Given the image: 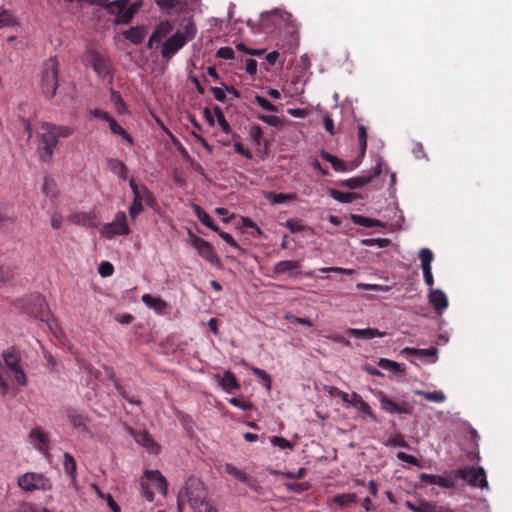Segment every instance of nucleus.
Wrapping results in <instances>:
<instances>
[{
    "mask_svg": "<svg viewBox=\"0 0 512 512\" xmlns=\"http://www.w3.org/2000/svg\"><path fill=\"white\" fill-rule=\"evenodd\" d=\"M89 114L92 118H97L105 122L111 117L107 112L100 109H92L89 111Z\"/></svg>",
    "mask_w": 512,
    "mask_h": 512,
    "instance_id": "c9c22d12",
    "label": "nucleus"
},
{
    "mask_svg": "<svg viewBox=\"0 0 512 512\" xmlns=\"http://www.w3.org/2000/svg\"><path fill=\"white\" fill-rule=\"evenodd\" d=\"M107 9L114 15L118 23H128L131 21L135 13L139 9V5L136 3H130L129 0H115L112 1Z\"/></svg>",
    "mask_w": 512,
    "mask_h": 512,
    "instance_id": "1a4fd4ad",
    "label": "nucleus"
},
{
    "mask_svg": "<svg viewBox=\"0 0 512 512\" xmlns=\"http://www.w3.org/2000/svg\"><path fill=\"white\" fill-rule=\"evenodd\" d=\"M244 366L249 367L253 374L256 375L259 379H261L263 385H265L267 389H270V377L264 370L250 367L247 363H244Z\"/></svg>",
    "mask_w": 512,
    "mask_h": 512,
    "instance_id": "c756f323",
    "label": "nucleus"
},
{
    "mask_svg": "<svg viewBox=\"0 0 512 512\" xmlns=\"http://www.w3.org/2000/svg\"><path fill=\"white\" fill-rule=\"evenodd\" d=\"M146 34V29L141 26L131 27L130 29L123 32L125 38L133 44L141 43L145 38Z\"/></svg>",
    "mask_w": 512,
    "mask_h": 512,
    "instance_id": "a211bd4d",
    "label": "nucleus"
},
{
    "mask_svg": "<svg viewBox=\"0 0 512 512\" xmlns=\"http://www.w3.org/2000/svg\"><path fill=\"white\" fill-rule=\"evenodd\" d=\"M141 488L145 499L152 502L154 499L152 489H156L163 495H166L168 491V483L160 471L146 470L144 472V477L141 479Z\"/></svg>",
    "mask_w": 512,
    "mask_h": 512,
    "instance_id": "7ed1b4c3",
    "label": "nucleus"
},
{
    "mask_svg": "<svg viewBox=\"0 0 512 512\" xmlns=\"http://www.w3.org/2000/svg\"><path fill=\"white\" fill-rule=\"evenodd\" d=\"M108 168L112 173L117 175L120 179L126 180L128 177V168L127 166L120 160L115 158H110L107 160Z\"/></svg>",
    "mask_w": 512,
    "mask_h": 512,
    "instance_id": "6ab92c4d",
    "label": "nucleus"
},
{
    "mask_svg": "<svg viewBox=\"0 0 512 512\" xmlns=\"http://www.w3.org/2000/svg\"><path fill=\"white\" fill-rule=\"evenodd\" d=\"M29 439L34 448H36L42 453L48 452V437L42 429H40L39 427L32 429L29 433Z\"/></svg>",
    "mask_w": 512,
    "mask_h": 512,
    "instance_id": "2eb2a0df",
    "label": "nucleus"
},
{
    "mask_svg": "<svg viewBox=\"0 0 512 512\" xmlns=\"http://www.w3.org/2000/svg\"><path fill=\"white\" fill-rule=\"evenodd\" d=\"M17 21L11 11L0 9V29L12 27L16 25Z\"/></svg>",
    "mask_w": 512,
    "mask_h": 512,
    "instance_id": "a878e982",
    "label": "nucleus"
},
{
    "mask_svg": "<svg viewBox=\"0 0 512 512\" xmlns=\"http://www.w3.org/2000/svg\"><path fill=\"white\" fill-rule=\"evenodd\" d=\"M283 19V13L279 9H274L270 12L261 13L260 26L264 32L273 30L278 26Z\"/></svg>",
    "mask_w": 512,
    "mask_h": 512,
    "instance_id": "4468645a",
    "label": "nucleus"
},
{
    "mask_svg": "<svg viewBox=\"0 0 512 512\" xmlns=\"http://www.w3.org/2000/svg\"><path fill=\"white\" fill-rule=\"evenodd\" d=\"M58 88V61L49 58L45 61L41 76V90L45 98L51 99L56 95Z\"/></svg>",
    "mask_w": 512,
    "mask_h": 512,
    "instance_id": "20e7f679",
    "label": "nucleus"
},
{
    "mask_svg": "<svg viewBox=\"0 0 512 512\" xmlns=\"http://www.w3.org/2000/svg\"><path fill=\"white\" fill-rule=\"evenodd\" d=\"M275 271L277 273H285L286 271H288V262L282 261V262L277 263L275 265Z\"/></svg>",
    "mask_w": 512,
    "mask_h": 512,
    "instance_id": "603ef678",
    "label": "nucleus"
},
{
    "mask_svg": "<svg viewBox=\"0 0 512 512\" xmlns=\"http://www.w3.org/2000/svg\"><path fill=\"white\" fill-rule=\"evenodd\" d=\"M228 401L234 407L240 408L242 410H248L251 407L250 403L238 398H230Z\"/></svg>",
    "mask_w": 512,
    "mask_h": 512,
    "instance_id": "4c0bfd02",
    "label": "nucleus"
},
{
    "mask_svg": "<svg viewBox=\"0 0 512 512\" xmlns=\"http://www.w3.org/2000/svg\"><path fill=\"white\" fill-rule=\"evenodd\" d=\"M270 442L273 446H279L282 449L288 447V440L283 437L273 436L270 438Z\"/></svg>",
    "mask_w": 512,
    "mask_h": 512,
    "instance_id": "79ce46f5",
    "label": "nucleus"
},
{
    "mask_svg": "<svg viewBox=\"0 0 512 512\" xmlns=\"http://www.w3.org/2000/svg\"><path fill=\"white\" fill-rule=\"evenodd\" d=\"M215 212L220 215V216H223L224 217V221H228V219L226 218L227 214H228V211L227 209L225 208H222V207H218L215 209Z\"/></svg>",
    "mask_w": 512,
    "mask_h": 512,
    "instance_id": "13d9d810",
    "label": "nucleus"
},
{
    "mask_svg": "<svg viewBox=\"0 0 512 512\" xmlns=\"http://www.w3.org/2000/svg\"><path fill=\"white\" fill-rule=\"evenodd\" d=\"M212 93H213L215 99L218 100L219 102H224L225 101L226 94L223 91V89H221L219 87H213L212 88Z\"/></svg>",
    "mask_w": 512,
    "mask_h": 512,
    "instance_id": "49530a36",
    "label": "nucleus"
},
{
    "mask_svg": "<svg viewBox=\"0 0 512 512\" xmlns=\"http://www.w3.org/2000/svg\"><path fill=\"white\" fill-rule=\"evenodd\" d=\"M142 302L158 315H163L167 310V303L159 297H154L150 294H144L141 297Z\"/></svg>",
    "mask_w": 512,
    "mask_h": 512,
    "instance_id": "dca6fc26",
    "label": "nucleus"
},
{
    "mask_svg": "<svg viewBox=\"0 0 512 512\" xmlns=\"http://www.w3.org/2000/svg\"><path fill=\"white\" fill-rule=\"evenodd\" d=\"M179 0H156L157 5L161 9H172L178 4Z\"/></svg>",
    "mask_w": 512,
    "mask_h": 512,
    "instance_id": "ea45409f",
    "label": "nucleus"
},
{
    "mask_svg": "<svg viewBox=\"0 0 512 512\" xmlns=\"http://www.w3.org/2000/svg\"><path fill=\"white\" fill-rule=\"evenodd\" d=\"M98 272L102 277H109L114 272L113 265L108 261H103L99 265Z\"/></svg>",
    "mask_w": 512,
    "mask_h": 512,
    "instance_id": "2f4dec72",
    "label": "nucleus"
},
{
    "mask_svg": "<svg viewBox=\"0 0 512 512\" xmlns=\"http://www.w3.org/2000/svg\"><path fill=\"white\" fill-rule=\"evenodd\" d=\"M173 30V25L169 21H163L159 23L148 41V47L152 48L154 44H161L169 38Z\"/></svg>",
    "mask_w": 512,
    "mask_h": 512,
    "instance_id": "ddd939ff",
    "label": "nucleus"
},
{
    "mask_svg": "<svg viewBox=\"0 0 512 512\" xmlns=\"http://www.w3.org/2000/svg\"><path fill=\"white\" fill-rule=\"evenodd\" d=\"M129 186L134 195L133 202L129 207V215L134 221L136 217L143 211V203L152 206L153 198L148 189L143 185H138L134 179H130Z\"/></svg>",
    "mask_w": 512,
    "mask_h": 512,
    "instance_id": "423d86ee",
    "label": "nucleus"
},
{
    "mask_svg": "<svg viewBox=\"0 0 512 512\" xmlns=\"http://www.w3.org/2000/svg\"><path fill=\"white\" fill-rule=\"evenodd\" d=\"M93 68L97 75L101 78H106L109 75V66L105 59L95 55L93 57Z\"/></svg>",
    "mask_w": 512,
    "mask_h": 512,
    "instance_id": "5701e85b",
    "label": "nucleus"
},
{
    "mask_svg": "<svg viewBox=\"0 0 512 512\" xmlns=\"http://www.w3.org/2000/svg\"><path fill=\"white\" fill-rule=\"evenodd\" d=\"M217 56L221 59L230 60L234 58V51L230 47H221L217 51Z\"/></svg>",
    "mask_w": 512,
    "mask_h": 512,
    "instance_id": "f704fd0d",
    "label": "nucleus"
},
{
    "mask_svg": "<svg viewBox=\"0 0 512 512\" xmlns=\"http://www.w3.org/2000/svg\"><path fill=\"white\" fill-rule=\"evenodd\" d=\"M42 192L46 197H49L51 199L56 198V184L53 179L48 177L44 178Z\"/></svg>",
    "mask_w": 512,
    "mask_h": 512,
    "instance_id": "cd10ccee",
    "label": "nucleus"
},
{
    "mask_svg": "<svg viewBox=\"0 0 512 512\" xmlns=\"http://www.w3.org/2000/svg\"><path fill=\"white\" fill-rule=\"evenodd\" d=\"M218 123L222 127L223 131H225V132L229 131L230 126H229L228 122L225 120L223 115H220L218 117Z\"/></svg>",
    "mask_w": 512,
    "mask_h": 512,
    "instance_id": "5fc2aeb1",
    "label": "nucleus"
},
{
    "mask_svg": "<svg viewBox=\"0 0 512 512\" xmlns=\"http://www.w3.org/2000/svg\"><path fill=\"white\" fill-rule=\"evenodd\" d=\"M193 209H194L198 219L200 220V222L203 225L212 229L213 231L218 232V227L214 224L212 217L208 213H206L204 210H202L200 206L195 205V204L193 205Z\"/></svg>",
    "mask_w": 512,
    "mask_h": 512,
    "instance_id": "412c9836",
    "label": "nucleus"
},
{
    "mask_svg": "<svg viewBox=\"0 0 512 512\" xmlns=\"http://www.w3.org/2000/svg\"><path fill=\"white\" fill-rule=\"evenodd\" d=\"M268 95L271 96L274 99H279L281 97V93L277 89H270L268 91Z\"/></svg>",
    "mask_w": 512,
    "mask_h": 512,
    "instance_id": "bf43d9fd",
    "label": "nucleus"
},
{
    "mask_svg": "<svg viewBox=\"0 0 512 512\" xmlns=\"http://www.w3.org/2000/svg\"><path fill=\"white\" fill-rule=\"evenodd\" d=\"M112 101H113V103L116 107V110L119 114H125L127 112V108H126L124 101L115 92L112 93Z\"/></svg>",
    "mask_w": 512,
    "mask_h": 512,
    "instance_id": "473e14b6",
    "label": "nucleus"
},
{
    "mask_svg": "<svg viewBox=\"0 0 512 512\" xmlns=\"http://www.w3.org/2000/svg\"><path fill=\"white\" fill-rule=\"evenodd\" d=\"M237 49L246 53V54H251V55H260L262 54L264 51L263 50H251V49H248L246 48V46L243 44V43H239L237 45Z\"/></svg>",
    "mask_w": 512,
    "mask_h": 512,
    "instance_id": "8fccbe9b",
    "label": "nucleus"
},
{
    "mask_svg": "<svg viewBox=\"0 0 512 512\" xmlns=\"http://www.w3.org/2000/svg\"><path fill=\"white\" fill-rule=\"evenodd\" d=\"M63 457H64V461H63L64 469H65L66 473L70 476L72 482L74 483L77 478L76 461L69 453H65Z\"/></svg>",
    "mask_w": 512,
    "mask_h": 512,
    "instance_id": "393cba45",
    "label": "nucleus"
},
{
    "mask_svg": "<svg viewBox=\"0 0 512 512\" xmlns=\"http://www.w3.org/2000/svg\"><path fill=\"white\" fill-rule=\"evenodd\" d=\"M208 74L214 78H218V74L216 72V69L214 67H209L207 70Z\"/></svg>",
    "mask_w": 512,
    "mask_h": 512,
    "instance_id": "0e129e2a",
    "label": "nucleus"
},
{
    "mask_svg": "<svg viewBox=\"0 0 512 512\" xmlns=\"http://www.w3.org/2000/svg\"><path fill=\"white\" fill-rule=\"evenodd\" d=\"M245 70L248 74L254 75L257 72V62L256 60L250 58L246 61Z\"/></svg>",
    "mask_w": 512,
    "mask_h": 512,
    "instance_id": "37998d69",
    "label": "nucleus"
},
{
    "mask_svg": "<svg viewBox=\"0 0 512 512\" xmlns=\"http://www.w3.org/2000/svg\"><path fill=\"white\" fill-rule=\"evenodd\" d=\"M18 512H51L47 508L41 507L32 502H22L18 506Z\"/></svg>",
    "mask_w": 512,
    "mask_h": 512,
    "instance_id": "c85d7f7f",
    "label": "nucleus"
},
{
    "mask_svg": "<svg viewBox=\"0 0 512 512\" xmlns=\"http://www.w3.org/2000/svg\"><path fill=\"white\" fill-rule=\"evenodd\" d=\"M255 102L264 110L277 111L276 106L271 104L266 98L261 96H255Z\"/></svg>",
    "mask_w": 512,
    "mask_h": 512,
    "instance_id": "72a5a7b5",
    "label": "nucleus"
},
{
    "mask_svg": "<svg viewBox=\"0 0 512 512\" xmlns=\"http://www.w3.org/2000/svg\"><path fill=\"white\" fill-rule=\"evenodd\" d=\"M210 284H211L212 288L216 291H220L222 288L221 285L215 280L211 281Z\"/></svg>",
    "mask_w": 512,
    "mask_h": 512,
    "instance_id": "338daca9",
    "label": "nucleus"
},
{
    "mask_svg": "<svg viewBox=\"0 0 512 512\" xmlns=\"http://www.w3.org/2000/svg\"><path fill=\"white\" fill-rule=\"evenodd\" d=\"M243 437L248 442H254L259 439V436L257 434L251 432L245 433Z\"/></svg>",
    "mask_w": 512,
    "mask_h": 512,
    "instance_id": "6e6d98bb",
    "label": "nucleus"
},
{
    "mask_svg": "<svg viewBox=\"0 0 512 512\" xmlns=\"http://www.w3.org/2000/svg\"><path fill=\"white\" fill-rule=\"evenodd\" d=\"M36 299V303L38 304L40 310H41V315H40V319L41 320H45V317H44V312L47 310V304H46V301L43 297L41 296H36L35 297Z\"/></svg>",
    "mask_w": 512,
    "mask_h": 512,
    "instance_id": "a18cd8bd",
    "label": "nucleus"
},
{
    "mask_svg": "<svg viewBox=\"0 0 512 512\" xmlns=\"http://www.w3.org/2000/svg\"><path fill=\"white\" fill-rule=\"evenodd\" d=\"M260 136V128L258 127H255L252 129V137L254 138L255 141H258V138Z\"/></svg>",
    "mask_w": 512,
    "mask_h": 512,
    "instance_id": "680f3d73",
    "label": "nucleus"
},
{
    "mask_svg": "<svg viewBox=\"0 0 512 512\" xmlns=\"http://www.w3.org/2000/svg\"><path fill=\"white\" fill-rule=\"evenodd\" d=\"M196 28L193 23L189 22L182 29L176 31L162 43L161 54L164 58H170L175 55L187 42L194 39Z\"/></svg>",
    "mask_w": 512,
    "mask_h": 512,
    "instance_id": "f03ea898",
    "label": "nucleus"
},
{
    "mask_svg": "<svg viewBox=\"0 0 512 512\" xmlns=\"http://www.w3.org/2000/svg\"><path fill=\"white\" fill-rule=\"evenodd\" d=\"M2 357L6 367L13 374L15 381L20 385H26L27 378L20 362L19 353L15 349L10 348L3 351Z\"/></svg>",
    "mask_w": 512,
    "mask_h": 512,
    "instance_id": "6e6552de",
    "label": "nucleus"
},
{
    "mask_svg": "<svg viewBox=\"0 0 512 512\" xmlns=\"http://www.w3.org/2000/svg\"><path fill=\"white\" fill-rule=\"evenodd\" d=\"M41 138L38 145L39 158L43 162H49L54 154V149L58 145V140L50 128H41Z\"/></svg>",
    "mask_w": 512,
    "mask_h": 512,
    "instance_id": "9d476101",
    "label": "nucleus"
},
{
    "mask_svg": "<svg viewBox=\"0 0 512 512\" xmlns=\"http://www.w3.org/2000/svg\"><path fill=\"white\" fill-rule=\"evenodd\" d=\"M68 220L82 226H91L93 224L92 216L85 212H75L69 216Z\"/></svg>",
    "mask_w": 512,
    "mask_h": 512,
    "instance_id": "b1692460",
    "label": "nucleus"
},
{
    "mask_svg": "<svg viewBox=\"0 0 512 512\" xmlns=\"http://www.w3.org/2000/svg\"><path fill=\"white\" fill-rule=\"evenodd\" d=\"M185 495L190 508L194 512H217L211 502L205 484L197 478H190L186 482Z\"/></svg>",
    "mask_w": 512,
    "mask_h": 512,
    "instance_id": "f257e3e1",
    "label": "nucleus"
},
{
    "mask_svg": "<svg viewBox=\"0 0 512 512\" xmlns=\"http://www.w3.org/2000/svg\"><path fill=\"white\" fill-rule=\"evenodd\" d=\"M234 149L239 154L243 155L245 158H247V159H251L252 158V154L249 151V149L245 148L240 142L234 143Z\"/></svg>",
    "mask_w": 512,
    "mask_h": 512,
    "instance_id": "a19ab883",
    "label": "nucleus"
},
{
    "mask_svg": "<svg viewBox=\"0 0 512 512\" xmlns=\"http://www.w3.org/2000/svg\"><path fill=\"white\" fill-rule=\"evenodd\" d=\"M7 278V273L2 268H0V282H5Z\"/></svg>",
    "mask_w": 512,
    "mask_h": 512,
    "instance_id": "69168bd1",
    "label": "nucleus"
},
{
    "mask_svg": "<svg viewBox=\"0 0 512 512\" xmlns=\"http://www.w3.org/2000/svg\"><path fill=\"white\" fill-rule=\"evenodd\" d=\"M41 128H50L55 134L56 138H67L74 133V129L70 126L65 125H54L52 123L44 122Z\"/></svg>",
    "mask_w": 512,
    "mask_h": 512,
    "instance_id": "aec40b11",
    "label": "nucleus"
},
{
    "mask_svg": "<svg viewBox=\"0 0 512 512\" xmlns=\"http://www.w3.org/2000/svg\"><path fill=\"white\" fill-rule=\"evenodd\" d=\"M51 227L55 230L62 227V217L59 214H53L51 216Z\"/></svg>",
    "mask_w": 512,
    "mask_h": 512,
    "instance_id": "de8ad7c7",
    "label": "nucleus"
},
{
    "mask_svg": "<svg viewBox=\"0 0 512 512\" xmlns=\"http://www.w3.org/2000/svg\"><path fill=\"white\" fill-rule=\"evenodd\" d=\"M190 242L203 259L212 264L217 261V257L214 253L213 247L208 241L200 237H197L193 234H190Z\"/></svg>",
    "mask_w": 512,
    "mask_h": 512,
    "instance_id": "9b49d317",
    "label": "nucleus"
},
{
    "mask_svg": "<svg viewBox=\"0 0 512 512\" xmlns=\"http://www.w3.org/2000/svg\"><path fill=\"white\" fill-rule=\"evenodd\" d=\"M265 198L271 203V204H279V203H284L288 200V194H283V193H279V194H275L273 192H266L265 193Z\"/></svg>",
    "mask_w": 512,
    "mask_h": 512,
    "instance_id": "7c9ffc66",
    "label": "nucleus"
},
{
    "mask_svg": "<svg viewBox=\"0 0 512 512\" xmlns=\"http://www.w3.org/2000/svg\"><path fill=\"white\" fill-rule=\"evenodd\" d=\"M68 418L74 427H81L84 425V417L80 414L70 413Z\"/></svg>",
    "mask_w": 512,
    "mask_h": 512,
    "instance_id": "e433bc0d",
    "label": "nucleus"
},
{
    "mask_svg": "<svg viewBox=\"0 0 512 512\" xmlns=\"http://www.w3.org/2000/svg\"><path fill=\"white\" fill-rule=\"evenodd\" d=\"M121 394H122V396H123V397H124V398L129 402V403H131V404H136V405H138V404L140 403V402H139V400H137V399L126 397V396H125V394H124V392H121Z\"/></svg>",
    "mask_w": 512,
    "mask_h": 512,
    "instance_id": "e2e57ef3",
    "label": "nucleus"
},
{
    "mask_svg": "<svg viewBox=\"0 0 512 512\" xmlns=\"http://www.w3.org/2000/svg\"><path fill=\"white\" fill-rule=\"evenodd\" d=\"M219 236L228 244L230 245L231 247H238L237 246V243L236 241L234 240V238L232 237L231 234L227 233V232H223V231H219Z\"/></svg>",
    "mask_w": 512,
    "mask_h": 512,
    "instance_id": "c03bdc74",
    "label": "nucleus"
},
{
    "mask_svg": "<svg viewBox=\"0 0 512 512\" xmlns=\"http://www.w3.org/2000/svg\"><path fill=\"white\" fill-rule=\"evenodd\" d=\"M225 471L233 476L234 478L238 479L239 481L243 483H249V477L244 473L242 470L235 467L233 464H226L225 465Z\"/></svg>",
    "mask_w": 512,
    "mask_h": 512,
    "instance_id": "bb28decb",
    "label": "nucleus"
},
{
    "mask_svg": "<svg viewBox=\"0 0 512 512\" xmlns=\"http://www.w3.org/2000/svg\"><path fill=\"white\" fill-rule=\"evenodd\" d=\"M131 232L128 223L127 215L124 211H118L112 222L106 223L101 228V236L106 239H113L116 236L129 235Z\"/></svg>",
    "mask_w": 512,
    "mask_h": 512,
    "instance_id": "0eeeda50",
    "label": "nucleus"
},
{
    "mask_svg": "<svg viewBox=\"0 0 512 512\" xmlns=\"http://www.w3.org/2000/svg\"><path fill=\"white\" fill-rule=\"evenodd\" d=\"M216 378L218 379L219 385L226 392L239 388V383L237 382L234 374L230 371H225L222 377L217 376Z\"/></svg>",
    "mask_w": 512,
    "mask_h": 512,
    "instance_id": "f3484780",
    "label": "nucleus"
},
{
    "mask_svg": "<svg viewBox=\"0 0 512 512\" xmlns=\"http://www.w3.org/2000/svg\"><path fill=\"white\" fill-rule=\"evenodd\" d=\"M105 499L107 500V503L109 507L112 509L113 512H121L120 507L118 504L113 500L111 495H105Z\"/></svg>",
    "mask_w": 512,
    "mask_h": 512,
    "instance_id": "3c124183",
    "label": "nucleus"
},
{
    "mask_svg": "<svg viewBox=\"0 0 512 512\" xmlns=\"http://www.w3.org/2000/svg\"><path fill=\"white\" fill-rule=\"evenodd\" d=\"M8 391H9V385L4 378L3 366L0 363V393H1V395H6L8 393Z\"/></svg>",
    "mask_w": 512,
    "mask_h": 512,
    "instance_id": "58836bf2",
    "label": "nucleus"
},
{
    "mask_svg": "<svg viewBox=\"0 0 512 512\" xmlns=\"http://www.w3.org/2000/svg\"><path fill=\"white\" fill-rule=\"evenodd\" d=\"M178 150L181 152V154H182L185 158H188V156H189V155H188V152H187V150H186L184 147H182V146H178Z\"/></svg>",
    "mask_w": 512,
    "mask_h": 512,
    "instance_id": "774afa93",
    "label": "nucleus"
},
{
    "mask_svg": "<svg viewBox=\"0 0 512 512\" xmlns=\"http://www.w3.org/2000/svg\"><path fill=\"white\" fill-rule=\"evenodd\" d=\"M113 134L120 135L127 143L132 144L133 140L126 130L112 117L106 121Z\"/></svg>",
    "mask_w": 512,
    "mask_h": 512,
    "instance_id": "4be33fe9",
    "label": "nucleus"
},
{
    "mask_svg": "<svg viewBox=\"0 0 512 512\" xmlns=\"http://www.w3.org/2000/svg\"><path fill=\"white\" fill-rule=\"evenodd\" d=\"M279 54L276 51H272L267 54L266 59L268 62L274 64L278 58Z\"/></svg>",
    "mask_w": 512,
    "mask_h": 512,
    "instance_id": "4d7b16f0",
    "label": "nucleus"
},
{
    "mask_svg": "<svg viewBox=\"0 0 512 512\" xmlns=\"http://www.w3.org/2000/svg\"><path fill=\"white\" fill-rule=\"evenodd\" d=\"M18 487L24 492L49 491L52 489V483L42 473L26 472L19 476L17 480Z\"/></svg>",
    "mask_w": 512,
    "mask_h": 512,
    "instance_id": "39448f33",
    "label": "nucleus"
},
{
    "mask_svg": "<svg viewBox=\"0 0 512 512\" xmlns=\"http://www.w3.org/2000/svg\"><path fill=\"white\" fill-rule=\"evenodd\" d=\"M208 327L210 329V331L214 334V335H217L218 334V323H217V319L216 318H211L209 321H208Z\"/></svg>",
    "mask_w": 512,
    "mask_h": 512,
    "instance_id": "864d4df0",
    "label": "nucleus"
},
{
    "mask_svg": "<svg viewBox=\"0 0 512 512\" xmlns=\"http://www.w3.org/2000/svg\"><path fill=\"white\" fill-rule=\"evenodd\" d=\"M263 122H266L270 125H277L279 123V118L275 115H262L259 117Z\"/></svg>",
    "mask_w": 512,
    "mask_h": 512,
    "instance_id": "09e8293b",
    "label": "nucleus"
},
{
    "mask_svg": "<svg viewBox=\"0 0 512 512\" xmlns=\"http://www.w3.org/2000/svg\"><path fill=\"white\" fill-rule=\"evenodd\" d=\"M196 138L202 143V145L204 146V148H206V150L211 153L212 152V148L208 145V143L200 136L198 135H195Z\"/></svg>",
    "mask_w": 512,
    "mask_h": 512,
    "instance_id": "052dcab7",
    "label": "nucleus"
},
{
    "mask_svg": "<svg viewBox=\"0 0 512 512\" xmlns=\"http://www.w3.org/2000/svg\"><path fill=\"white\" fill-rule=\"evenodd\" d=\"M128 433L134 438L137 444L144 447L149 453L157 454L159 452L160 446L146 431L136 432L132 428H129Z\"/></svg>",
    "mask_w": 512,
    "mask_h": 512,
    "instance_id": "f8f14e48",
    "label": "nucleus"
}]
</instances>
